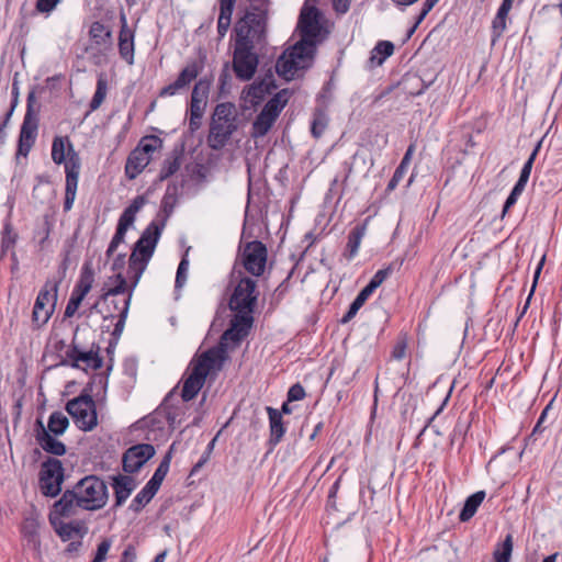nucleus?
Here are the masks:
<instances>
[{
	"label": "nucleus",
	"instance_id": "1",
	"mask_svg": "<svg viewBox=\"0 0 562 562\" xmlns=\"http://www.w3.org/2000/svg\"><path fill=\"white\" fill-rule=\"evenodd\" d=\"M266 26L267 16L261 10L247 12L236 23L233 70L243 81L250 80L256 74L259 59L254 49L265 41Z\"/></svg>",
	"mask_w": 562,
	"mask_h": 562
},
{
	"label": "nucleus",
	"instance_id": "2",
	"mask_svg": "<svg viewBox=\"0 0 562 562\" xmlns=\"http://www.w3.org/2000/svg\"><path fill=\"white\" fill-rule=\"evenodd\" d=\"M109 498L105 483L95 475L81 479L72 490H67L54 505L55 513L60 516L76 514V508L98 510L105 506Z\"/></svg>",
	"mask_w": 562,
	"mask_h": 562
},
{
	"label": "nucleus",
	"instance_id": "3",
	"mask_svg": "<svg viewBox=\"0 0 562 562\" xmlns=\"http://www.w3.org/2000/svg\"><path fill=\"white\" fill-rule=\"evenodd\" d=\"M52 160L56 165L64 164L66 173L64 211L72 209L76 200L78 179L81 168L79 154L68 136H55L52 144Z\"/></svg>",
	"mask_w": 562,
	"mask_h": 562
},
{
	"label": "nucleus",
	"instance_id": "4",
	"mask_svg": "<svg viewBox=\"0 0 562 562\" xmlns=\"http://www.w3.org/2000/svg\"><path fill=\"white\" fill-rule=\"evenodd\" d=\"M223 355L222 349H209L191 360L188 369L189 373L183 381L181 392V397L184 402H189L198 395L209 374L222 370L224 366Z\"/></svg>",
	"mask_w": 562,
	"mask_h": 562
},
{
	"label": "nucleus",
	"instance_id": "5",
	"mask_svg": "<svg viewBox=\"0 0 562 562\" xmlns=\"http://www.w3.org/2000/svg\"><path fill=\"white\" fill-rule=\"evenodd\" d=\"M164 224L151 222L135 243L128 260V273L133 277L132 289L138 283L159 240Z\"/></svg>",
	"mask_w": 562,
	"mask_h": 562
},
{
	"label": "nucleus",
	"instance_id": "6",
	"mask_svg": "<svg viewBox=\"0 0 562 562\" xmlns=\"http://www.w3.org/2000/svg\"><path fill=\"white\" fill-rule=\"evenodd\" d=\"M236 127L235 105L231 102L217 104L210 126V146L213 149L224 147Z\"/></svg>",
	"mask_w": 562,
	"mask_h": 562
},
{
	"label": "nucleus",
	"instance_id": "7",
	"mask_svg": "<svg viewBox=\"0 0 562 562\" xmlns=\"http://www.w3.org/2000/svg\"><path fill=\"white\" fill-rule=\"evenodd\" d=\"M314 50L306 46L305 41H299L291 48L285 50L276 63V70L285 80L295 77L299 70L310 66Z\"/></svg>",
	"mask_w": 562,
	"mask_h": 562
},
{
	"label": "nucleus",
	"instance_id": "8",
	"mask_svg": "<svg viewBox=\"0 0 562 562\" xmlns=\"http://www.w3.org/2000/svg\"><path fill=\"white\" fill-rule=\"evenodd\" d=\"M162 140L154 135L145 136L131 151L125 164V175L130 180L135 179L149 164L154 153L161 149Z\"/></svg>",
	"mask_w": 562,
	"mask_h": 562
},
{
	"label": "nucleus",
	"instance_id": "9",
	"mask_svg": "<svg viewBox=\"0 0 562 562\" xmlns=\"http://www.w3.org/2000/svg\"><path fill=\"white\" fill-rule=\"evenodd\" d=\"M259 292L257 291V281L243 277L234 288L229 299V308L244 315H252Z\"/></svg>",
	"mask_w": 562,
	"mask_h": 562
},
{
	"label": "nucleus",
	"instance_id": "10",
	"mask_svg": "<svg viewBox=\"0 0 562 562\" xmlns=\"http://www.w3.org/2000/svg\"><path fill=\"white\" fill-rule=\"evenodd\" d=\"M66 411L81 430L89 431L97 426L95 404L89 394H81L70 400L66 405Z\"/></svg>",
	"mask_w": 562,
	"mask_h": 562
},
{
	"label": "nucleus",
	"instance_id": "11",
	"mask_svg": "<svg viewBox=\"0 0 562 562\" xmlns=\"http://www.w3.org/2000/svg\"><path fill=\"white\" fill-rule=\"evenodd\" d=\"M254 322L252 315L236 313L231 321L229 327L223 333L218 346L213 349H222L224 362L227 360V350L237 346L249 333Z\"/></svg>",
	"mask_w": 562,
	"mask_h": 562
},
{
	"label": "nucleus",
	"instance_id": "12",
	"mask_svg": "<svg viewBox=\"0 0 562 562\" xmlns=\"http://www.w3.org/2000/svg\"><path fill=\"white\" fill-rule=\"evenodd\" d=\"M64 482V468L55 458H48L42 463L40 471V490L47 497H55L61 491Z\"/></svg>",
	"mask_w": 562,
	"mask_h": 562
},
{
	"label": "nucleus",
	"instance_id": "13",
	"mask_svg": "<svg viewBox=\"0 0 562 562\" xmlns=\"http://www.w3.org/2000/svg\"><path fill=\"white\" fill-rule=\"evenodd\" d=\"M58 284L47 281L40 291L33 307L32 321L35 326L45 325L54 313Z\"/></svg>",
	"mask_w": 562,
	"mask_h": 562
},
{
	"label": "nucleus",
	"instance_id": "14",
	"mask_svg": "<svg viewBox=\"0 0 562 562\" xmlns=\"http://www.w3.org/2000/svg\"><path fill=\"white\" fill-rule=\"evenodd\" d=\"M33 94H30L27 98L26 113L20 130L16 157H26L34 146L37 137L38 119L37 115L33 112L31 104Z\"/></svg>",
	"mask_w": 562,
	"mask_h": 562
},
{
	"label": "nucleus",
	"instance_id": "15",
	"mask_svg": "<svg viewBox=\"0 0 562 562\" xmlns=\"http://www.w3.org/2000/svg\"><path fill=\"white\" fill-rule=\"evenodd\" d=\"M297 29L301 32V40L306 46L314 50L317 37L321 34V13L315 7L304 5L301 10Z\"/></svg>",
	"mask_w": 562,
	"mask_h": 562
},
{
	"label": "nucleus",
	"instance_id": "16",
	"mask_svg": "<svg viewBox=\"0 0 562 562\" xmlns=\"http://www.w3.org/2000/svg\"><path fill=\"white\" fill-rule=\"evenodd\" d=\"M268 251L259 240L247 243L241 252L243 266L247 272L259 277L265 272Z\"/></svg>",
	"mask_w": 562,
	"mask_h": 562
},
{
	"label": "nucleus",
	"instance_id": "17",
	"mask_svg": "<svg viewBox=\"0 0 562 562\" xmlns=\"http://www.w3.org/2000/svg\"><path fill=\"white\" fill-rule=\"evenodd\" d=\"M155 454L154 446L138 443L128 448L123 456V470L135 473Z\"/></svg>",
	"mask_w": 562,
	"mask_h": 562
},
{
	"label": "nucleus",
	"instance_id": "18",
	"mask_svg": "<svg viewBox=\"0 0 562 562\" xmlns=\"http://www.w3.org/2000/svg\"><path fill=\"white\" fill-rule=\"evenodd\" d=\"M66 358L70 361V366L72 368H89L93 370H98L102 368L103 360L99 355V351H94L93 349L83 351L78 348L72 341V345L66 351Z\"/></svg>",
	"mask_w": 562,
	"mask_h": 562
},
{
	"label": "nucleus",
	"instance_id": "19",
	"mask_svg": "<svg viewBox=\"0 0 562 562\" xmlns=\"http://www.w3.org/2000/svg\"><path fill=\"white\" fill-rule=\"evenodd\" d=\"M200 74V67L195 61L188 64L179 74L177 79L164 87L160 90V97H171L177 94L180 90L189 87V85L196 79Z\"/></svg>",
	"mask_w": 562,
	"mask_h": 562
},
{
	"label": "nucleus",
	"instance_id": "20",
	"mask_svg": "<svg viewBox=\"0 0 562 562\" xmlns=\"http://www.w3.org/2000/svg\"><path fill=\"white\" fill-rule=\"evenodd\" d=\"M121 30L119 34V52L121 57L128 64H134V33L128 27L124 13L120 15Z\"/></svg>",
	"mask_w": 562,
	"mask_h": 562
},
{
	"label": "nucleus",
	"instance_id": "21",
	"mask_svg": "<svg viewBox=\"0 0 562 562\" xmlns=\"http://www.w3.org/2000/svg\"><path fill=\"white\" fill-rule=\"evenodd\" d=\"M36 441L44 451L54 456H64L66 446L49 434L41 420H37Z\"/></svg>",
	"mask_w": 562,
	"mask_h": 562
},
{
	"label": "nucleus",
	"instance_id": "22",
	"mask_svg": "<svg viewBox=\"0 0 562 562\" xmlns=\"http://www.w3.org/2000/svg\"><path fill=\"white\" fill-rule=\"evenodd\" d=\"M112 480V487L115 495V507H120L131 496L132 492L136 488L137 483L132 476L121 474L113 476Z\"/></svg>",
	"mask_w": 562,
	"mask_h": 562
},
{
	"label": "nucleus",
	"instance_id": "23",
	"mask_svg": "<svg viewBox=\"0 0 562 562\" xmlns=\"http://www.w3.org/2000/svg\"><path fill=\"white\" fill-rule=\"evenodd\" d=\"M512 9L503 4L499 5L491 24V42L494 45L504 34L507 29V21L509 19V11Z\"/></svg>",
	"mask_w": 562,
	"mask_h": 562
},
{
	"label": "nucleus",
	"instance_id": "24",
	"mask_svg": "<svg viewBox=\"0 0 562 562\" xmlns=\"http://www.w3.org/2000/svg\"><path fill=\"white\" fill-rule=\"evenodd\" d=\"M89 36L97 46H100L104 49L112 47V31L99 21H95L91 24Z\"/></svg>",
	"mask_w": 562,
	"mask_h": 562
},
{
	"label": "nucleus",
	"instance_id": "25",
	"mask_svg": "<svg viewBox=\"0 0 562 562\" xmlns=\"http://www.w3.org/2000/svg\"><path fill=\"white\" fill-rule=\"evenodd\" d=\"M183 159V149L176 148L170 155L165 159L162 167L159 172V179L166 180L167 178L173 176L181 167Z\"/></svg>",
	"mask_w": 562,
	"mask_h": 562
},
{
	"label": "nucleus",
	"instance_id": "26",
	"mask_svg": "<svg viewBox=\"0 0 562 562\" xmlns=\"http://www.w3.org/2000/svg\"><path fill=\"white\" fill-rule=\"evenodd\" d=\"M267 413L270 424V442L272 445H277L280 442L285 432L282 415L280 411L270 406L267 407Z\"/></svg>",
	"mask_w": 562,
	"mask_h": 562
},
{
	"label": "nucleus",
	"instance_id": "27",
	"mask_svg": "<svg viewBox=\"0 0 562 562\" xmlns=\"http://www.w3.org/2000/svg\"><path fill=\"white\" fill-rule=\"evenodd\" d=\"M276 120L277 117L261 110L252 123L251 137L255 139L263 137L270 131Z\"/></svg>",
	"mask_w": 562,
	"mask_h": 562
},
{
	"label": "nucleus",
	"instance_id": "28",
	"mask_svg": "<svg viewBox=\"0 0 562 562\" xmlns=\"http://www.w3.org/2000/svg\"><path fill=\"white\" fill-rule=\"evenodd\" d=\"M366 231H367L366 224L357 225L356 227H353L350 231V233L348 235L347 247H346V250H347L346 257L349 260L352 259L358 254L362 238L366 235Z\"/></svg>",
	"mask_w": 562,
	"mask_h": 562
},
{
	"label": "nucleus",
	"instance_id": "29",
	"mask_svg": "<svg viewBox=\"0 0 562 562\" xmlns=\"http://www.w3.org/2000/svg\"><path fill=\"white\" fill-rule=\"evenodd\" d=\"M485 498V492L479 491L465 499L462 510L460 512L459 518L461 521L470 520L476 513L479 506Z\"/></svg>",
	"mask_w": 562,
	"mask_h": 562
},
{
	"label": "nucleus",
	"instance_id": "30",
	"mask_svg": "<svg viewBox=\"0 0 562 562\" xmlns=\"http://www.w3.org/2000/svg\"><path fill=\"white\" fill-rule=\"evenodd\" d=\"M393 43L389 41H380L371 52L369 59L371 66H381L384 60L393 54Z\"/></svg>",
	"mask_w": 562,
	"mask_h": 562
},
{
	"label": "nucleus",
	"instance_id": "31",
	"mask_svg": "<svg viewBox=\"0 0 562 562\" xmlns=\"http://www.w3.org/2000/svg\"><path fill=\"white\" fill-rule=\"evenodd\" d=\"M289 101V91L283 89L276 93L262 108L263 111L278 119L279 114Z\"/></svg>",
	"mask_w": 562,
	"mask_h": 562
},
{
	"label": "nucleus",
	"instance_id": "32",
	"mask_svg": "<svg viewBox=\"0 0 562 562\" xmlns=\"http://www.w3.org/2000/svg\"><path fill=\"white\" fill-rule=\"evenodd\" d=\"M172 448H173V445L170 447L169 451L166 453L164 459L160 461V463H159L158 468L156 469V471H155L154 475L151 476V479L147 482V484H149L150 486H153L157 491L159 490L162 481L165 480V477H166V475H167V473L169 471L170 462H171Z\"/></svg>",
	"mask_w": 562,
	"mask_h": 562
},
{
	"label": "nucleus",
	"instance_id": "33",
	"mask_svg": "<svg viewBox=\"0 0 562 562\" xmlns=\"http://www.w3.org/2000/svg\"><path fill=\"white\" fill-rule=\"evenodd\" d=\"M158 491L146 483V485L136 494L130 504L132 512H140L156 495Z\"/></svg>",
	"mask_w": 562,
	"mask_h": 562
},
{
	"label": "nucleus",
	"instance_id": "34",
	"mask_svg": "<svg viewBox=\"0 0 562 562\" xmlns=\"http://www.w3.org/2000/svg\"><path fill=\"white\" fill-rule=\"evenodd\" d=\"M55 530L63 541L81 538L83 535V527L79 522H60Z\"/></svg>",
	"mask_w": 562,
	"mask_h": 562
},
{
	"label": "nucleus",
	"instance_id": "35",
	"mask_svg": "<svg viewBox=\"0 0 562 562\" xmlns=\"http://www.w3.org/2000/svg\"><path fill=\"white\" fill-rule=\"evenodd\" d=\"M69 425L67 416L61 412L50 414L47 424V431L54 436L63 435Z\"/></svg>",
	"mask_w": 562,
	"mask_h": 562
},
{
	"label": "nucleus",
	"instance_id": "36",
	"mask_svg": "<svg viewBox=\"0 0 562 562\" xmlns=\"http://www.w3.org/2000/svg\"><path fill=\"white\" fill-rule=\"evenodd\" d=\"M93 281H94V273H93L92 268L89 265H85L82 267L80 278H79L77 284L75 285L74 290L87 295L92 288Z\"/></svg>",
	"mask_w": 562,
	"mask_h": 562
},
{
	"label": "nucleus",
	"instance_id": "37",
	"mask_svg": "<svg viewBox=\"0 0 562 562\" xmlns=\"http://www.w3.org/2000/svg\"><path fill=\"white\" fill-rule=\"evenodd\" d=\"M271 88H274L272 76L270 75L268 78L265 76L260 81H256L250 86L248 94L255 99H262L265 94L270 92Z\"/></svg>",
	"mask_w": 562,
	"mask_h": 562
},
{
	"label": "nucleus",
	"instance_id": "38",
	"mask_svg": "<svg viewBox=\"0 0 562 562\" xmlns=\"http://www.w3.org/2000/svg\"><path fill=\"white\" fill-rule=\"evenodd\" d=\"M328 125V116L323 110H316L313 116L311 133L315 138H319Z\"/></svg>",
	"mask_w": 562,
	"mask_h": 562
},
{
	"label": "nucleus",
	"instance_id": "39",
	"mask_svg": "<svg viewBox=\"0 0 562 562\" xmlns=\"http://www.w3.org/2000/svg\"><path fill=\"white\" fill-rule=\"evenodd\" d=\"M513 552V536L507 535L503 543L494 551L495 562H509Z\"/></svg>",
	"mask_w": 562,
	"mask_h": 562
},
{
	"label": "nucleus",
	"instance_id": "40",
	"mask_svg": "<svg viewBox=\"0 0 562 562\" xmlns=\"http://www.w3.org/2000/svg\"><path fill=\"white\" fill-rule=\"evenodd\" d=\"M541 145H542V140H539L537 143L536 147L533 148L532 153L530 154L529 158L525 162V165L520 171V176H519L517 183H520L526 187V184L529 180L530 173H531L532 165H533L535 159L541 148Z\"/></svg>",
	"mask_w": 562,
	"mask_h": 562
},
{
	"label": "nucleus",
	"instance_id": "41",
	"mask_svg": "<svg viewBox=\"0 0 562 562\" xmlns=\"http://www.w3.org/2000/svg\"><path fill=\"white\" fill-rule=\"evenodd\" d=\"M108 85L106 80L102 77L98 79L97 89L90 102V110L95 111L100 108L106 97Z\"/></svg>",
	"mask_w": 562,
	"mask_h": 562
},
{
	"label": "nucleus",
	"instance_id": "42",
	"mask_svg": "<svg viewBox=\"0 0 562 562\" xmlns=\"http://www.w3.org/2000/svg\"><path fill=\"white\" fill-rule=\"evenodd\" d=\"M393 263L389 265L386 268L378 270L366 288L371 292H374L393 273Z\"/></svg>",
	"mask_w": 562,
	"mask_h": 562
},
{
	"label": "nucleus",
	"instance_id": "43",
	"mask_svg": "<svg viewBox=\"0 0 562 562\" xmlns=\"http://www.w3.org/2000/svg\"><path fill=\"white\" fill-rule=\"evenodd\" d=\"M211 88V81L207 79H200L193 87L191 93V100H199L206 103L209 91Z\"/></svg>",
	"mask_w": 562,
	"mask_h": 562
},
{
	"label": "nucleus",
	"instance_id": "44",
	"mask_svg": "<svg viewBox=\"0 0 562 562\" xmlns=\"http://www.w3.org/2000/svg\"><path fill=\"white\" fill-rule=\"evenodd\" d=\"M112 279L115 281V285L109 289L103 295L102 300H108L110 296L123 294L126 291L127 282L125 277L119 272Z\"/></svg>",
	"mask_w": 562,
	"mask_h": 562
},
{
	"label": "nucleus",
	"instance_id": "45",
	"mask_svg": "<svg viewBox=\"0 0 562 562\" xmlns=\"http://www.w3.org/2000/svg\"><path fill=\"white\" fill-rule=\"evenodd\" d=\"M132 297V291L130 292L128 296L123 301V305L120 310L119 321L116 322L113 330L114 336H120L124 329L125 321L127 317L130 303Z\"/></svg>",
	"mask_w": 562,
	"mask_h": 562
},
{
	"label": "nucleus",
	"instance_id": "46",
	"mask_svg": "<svg viewBox=\"0 0 562 562\" xmlns=\"http://www.w3.org/2000/svg\"><path fill=\"white\" fill-rule=\"evenodd\" d=\"M525 188L526 187L520 183H517V182L515 183L512 192L509 193V195L507 196V199L505 201V204L503 207V214L508 212V210L516 204L518 198L524 192Z\"/></svg>",
	"mask_w": 562,
	"mask_h": 562
},
{
	"label": "nucleus",
	"instance_id": "47",
	"mask_svg": "<svg viewBox=\"0 0 562 562\" xmlns=\"http://www.w3.org/2000/svg\"><path fill=\"white\" fill-rule=\"evenodd\" d=\"M126 232L127 231H125L123 228L116 227V232H115V234L108 247L106 254H105L108 258L112 257L114 255V252L116 251L119 245L124 243Z\"/></svg>",
	"mask_w": 562,
	"mask_h": 562
},
{
	"label": "nucleus",
	"instance_id": "48",
	"mask_svg": "<svg viewBox=\"0 0 562 562\" xmlns=\"http://www.w3.org/2000/svg\"><path fill=\"white\" fill-rule=\"evenodd\" d=\"M236 0H220V15L218 20L232 21V14L235 7Z\"/></svg>",
	"mask_w": 562,
	"mask_h": 562
},
{
	"label": "nucleus",
	"instance_id": "49",
	"mask_svg": "<svg viewBox=\"0 0 562 562\" xmlns=\"http://www.w3.org/2000/svg\"><path fill=\"white\" fill-rule=\"evenodd\" d=\"M189 268V260L183 257L178 266L176 274V288H182L187 281V272Z\"/></svg>",
	"mask_w": 562,
	"mask_h": 562
},
{
	"label": "nucleus",
	"instance_id": "50",
	"mask_svg": "<svg viewBox=\"0 0 562 562\" xmlns=\"http://www.w3.org/2000/svg\"><path fill=\"white\" fill-rule=\"evenodd\" d=\"M111 546H112V541L110 539L102 540L97 548V552H95V555H94L92 562L105 561Z\"/></svg>",
	"mask_w": 562,
	"mask_h": 562
},
{
	"label": "nucleus",
	"instance_id": "51",
	"mask_svg": "<svg viewBox=\"0 0 562 562\" xmlns=\"http://www.w3.org/2000/svg\"><path fill=\"white\" fill-rule=\"evenodd\" d=\"M60 2L61 0H37L35 8L40 13L49 14Z\"/></svg>",
	"mask_w": 562,
	"mask_h": 562
},
{
	"label": "nucleus",
	"instance_id": "52",
	"mask_svg": "<svg viewBox=\"0 0 562 562\" xmlns=\"http://www.w3.org/2000/svg\"><path fill=\"white\" fill-rule=\"evenodd\" d=\"M305 397V390L300 384H293L288 391V402L301 401Z\"/></svg>",
	"mask_w": 562,
	"mask_h": 562
},
{
	"label": "nucleus",
	"instance_id": "53",
	"mask_svg": "<svg viewBox=\"0 0 562 562\" xmlns=\"http://www.w3.org/2000/svg\"><path fill=\"white\" fill-rule=\"evenodd\" d=\"M406 349H407L406 339L402 338V339L397 340L392 350V358L395 360H398V361L404 359L405 355H406Z\"/></svg>",
	"mask_w": 562,
	"mask_h": 562
},
{
	"label": "nucleus",
	"instance_id": "54",
	"mask_svg": "<svg viewBox=\"0 0 562 562\" xmlns=\"http://www.w3.org/2000/svg\"><path fill=\"white\" fill-rule=\"evenodd\" d=\"M407 170L403 167H398L395 169L391 180L387 183V191H393L398 183L403 180L404 176L406 175Z\"/></svg>",
	"mask_w": 562,
	"mask_h": 562
},
{
	"label": "nucleus",
	"instance_id": "55",
	"mask_svg": "<svg viewBox=\"0 0 562 562\" xmlns=\"http://www.w3.org/2000/svg\"><path fill=\"white\" fill-rule=\"evenodd\" d=\"M135 216H136L135 214H133L131 211L125 209L119 218L117 227L127 231L128 227L131 225H133V223L135 221Z\"/></svg>",
	"mask_w": 562,
	"mask_h": 562
},
{
	"label": "nucleus",
	"instance_id": "56",
	"mask_svg": "<svg viewBox=\"0 0 562 562\" xmlns=\"http://www.w3.org/2000/svg\"><path fill=\"white\" fill-rule=\"evenodd\" d=\"M551 405L552 403H549L544 409L541 412L539 418H538V422L537 424L535 425L533 429H532V435H536V434H541L544 429H546V426H543L547 417H548V414H549V411L551 409Z\"/></svg>",
	"mask_w": 562,
	"mask_h": 562
},
{
	"label": "nucleus",
	"instance_id": "57",
	"mask_svg": "<svg viewBox=\"0 0 562 562\" xmlns=\"http://www.w3.org/2000/svg\"><path fill=\"white\" fill-rule=\"evenodd\" d=\"M372 293L373 292H371L368 288L364 286L352 301L351 305L359 311L363 306L366 301L371 296Z\"/></svg>",
	"mask_w": 562,
	"mask_h": 562
},
{
	"label": "nucleus",
	"instance_id": "58",
	"mask_svg": "<svg viewBox=\"0 0 562 562\" xmlns=\"http://www.w3.org/2000/svg\"><path fill=\"white\" fill-rule=\"evenodd\" d=\"M215 441H216V437L213 438L209 442L205 452L203 453V456L201 457L199 462H196V464L193 467L192 472H196L200 468H202L204 465V463L207 462V460L210 459V454L212 453V450L214 449Z\"/></svg>",
	"mask_w": 562,
	"mask_h": 562
},
{
	"label": "nucleus",
	"instance_id": "59",
	"mask_svg": "<svg viewBox=\"0 0 562 562\" xmlns=\"http://www.w3.org/2000/svg\"><path fill=\"white\" fill-rule=\"evenodd\" d=\"M206 103L201 102L199 100H191L190 102V113L191 116L194 117H202L204 110H205Z\"/></svg>",
	"mask_w": 562,
	"mask_h": 562
},
{
	"label": "nucleus",
	"instance_id": "60",
	"mask_svg": "<svg viewBox=\"0 0 562 562\" xmlns=\"http://www.w3.org/2000/svg\"><path fill=\"white\" fill-rule=\"evenodd\" d=\"M38 524L33 518H27L23 525V531L29 537H34L37 533Z\"/></svg>",
	"mask_w": 562,
	"mask_h": 562
},
{
	"label": "nucleus",
	"instance_id": "61",
	"mask_svg": "<svg viewBox=\"0 0 562 562\" xmlns=\"http://www.w3.org/2000/svg\"><path fill=\"white\" fill-rule=\"evenodd\" d=\"M145 202V198L138 195L132 201V203L126 209L136 215V213L144 206Z\"/></svg>",
	"mask_w": 562,
	"mask_h": 562
},
{
	"label": "nucleus",
	"instance_id": "62",
	"mask_svg": "<svg viewBox=\"0 0 562 562\" xmlns=\"http://www.w3.org/2000/svg\"><path fill=\"white\" fill-rule=\"evenodd\" d=\"M10 116H11V111L7 112L3 120L0 121V147L5 142L7 133H5L4 128L10 120Z\"/></svg>",
	"mask_w": 562,
	"mask_h": 562
},
{
	"label": "nucleus",
	"instance_id": "63",
	"mask_svg": "<svg viewBox=\"0 0 562 562\" xmlns=\"http://www.w3.org/2000/svg\"><path fill=\"white\" fill-rule=\"evenodd\" d=\"M135 560V551H134V548L132 546H128L123 554H122V559L120 562H134Z\"/></svg>",
	"mask_w": 562,
	"mask_h": 562
},
{
	"label": "nucleus",
	"instance_id": "64",
	"mask_svg": "<svg viewBox=\"0 0 562 562\" xmlns=\"http://www.w3.org/2000/svg\"><path fill=\"white\" fill-rule=\"evenodd\" d=\"M334 8L339 13H345L349 9L348 0H334Z\"/></svg>",
	"mask_w": 562,
	"mask_h": 562
}]
</instances>
